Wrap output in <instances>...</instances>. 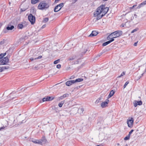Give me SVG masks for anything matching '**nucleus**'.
Instances as JSON below:
<instances>
[{
    "label": "nucleus",
    "instance_id": "nucleus-8",
    "mask_svg": "<svg viewBox=\"0 0 146 146\" xmlns=\"http://www.w3.org/2000/svg\"><path fill=\"white\" fill-rule=\"evenodd\" d=\"M54 97L46 96L42 99L43 102L51 101L54 98Z\"/></svg>",
    "mask_w": 146,
    "mask_h": 146
},
{
    "label": "nucleus",
    "instance_id": "nucleus-21",
    "mask_svg": "<svg viewBox=\"0 0 146 146\" xmlns=\"http://www.w3.org/2000/svg\"><path fill=\"white\" fill-rule=\"evenodd\" d=\"M111 35V34H110L107 37V39L108 40L114 39V37H113V36Z\"/></svg>",
    "mask_w": 146,
    "mask_h": 146
},
{
    "label": "nucleus",
    "instance_id": "nucleus-45",
    "mask_svg": "<svg viewBox=\"0 0 146 146\" xmlns=\"http://www.w3.org/2000/svg\"><path fill=\"white\" fill-rule=\"evenodd\" d=\"M133 131L134 130L133 129H131L130 131L129 132V133H130V134H131L132 133V132H133Z\"/></svg>",
    "mask_w": 146,
    "mask_h": 146
},
{
    "label": "nucleus",
    "instance_id": "nucleus-42",
    "mask_svg": "<svg viewBox=\"0 0 146 146\" xmlns=\"http://www.w3.org/2000/svg\"><path fill=\"white\" fill-rule=\"evenodd\" d=\"M100 100V99H97L96 100V101L95 102V103L96 104H97L99 102V101Z\"/></svg>",
    "mask_w": 146,
    "mask_h": 146
},
{
    "label": "nucleus",
    "instance_id": "nucleus-15",
    "mask_svg": "<svg viewBox=\"0 0 146 146\" xmlns=\"http://www.w3.org/2000/svg\"><path fill=\"white\" fill-rule=\"evenodd\" d=\"M115 92L113 90H111L108 96V99L110 98L114 94Z\"/></svg>",
    "mask_w": 146,
    "mask_h": 146
},
{
    "label": "nucleus",
    "instance_id": "nucleus-54",
    "mask_svg": "<svg viewBox=\"0 0 146 146\" xmlns=\"http://www.w3.org/2000/svg\"><path fill=\"white\" fill-rule=\"evenodd\" d=\"M121 27H124V25H121Z\"/></svg>",
    "mask_w": 146,
    "mask_h": 146
},
{
    "label": "nucleus",
    "instance_id": "nucleus-55",
    "mask_svg": "<svg viewBox=\"0 0 146 146\" xmlns=\"http://www.w3.org/2000/svg\"><path fill=\"white\" fill-rule=\"evenodd\" d=\"M96 146H101L100 145H96Z\"/></svg>",
    "mask_w": 146,
    "mask_h": 146
},
{
    "label": "nucleus",
    "instance_id": "nucleus-22",
    "mask_svg": "<svg viewBox=\"0 0 146 146\" xmlns=\"http://www.w3.org/2000/svg\"><path fill=\"white\" fill-rule=\"evenodd\" d=\"M24 27V26L22 24H19L17 26V28L19 29H22Z\"/></svg>",
    "mask_w": 146,
    "mask_h": 146
},
{
    "label": "nucleus",
    "instance_id": "nucleus-56",
    "mask_svg": "<svg viewBox=\"0 0 146 146\" xmlns=\"http://www.w3.org/2000/svg\"><path fill=\"white\" fill-rule=\"evenodd\" d=\"M145 71L146 72V68L145 70Z\"/></svg>",
    "mask_w": 146,
    "mask_h": 146
},
{
    "label": "nucleus",
    "instance_id": "nucleus-16",
    "mask_svg": "<svg viewBox=\"0 0 146 146\" xmlns=\"http://www.w3.org/2000/svg\"><path fill=\"white\" fill-rule=\"evenodd\" d=\"M83 79L81 78H78L75 80H74L75 83L80 82L83 81Z\"/></svg>",
    "mask_w": 146,
    "mask_h": 146
},
{
    "label": "nucleus",
    "instance_id": "nucleus-52",
    "mask_svg": "<svg viewBox=\"0 0 146 146\" xmlns=\"http://www.w3.org/2000/svg\"><path fill=\"white\" fill-rule=\"evenodd\" d=\"M141 76L139 77V78H138V79L137 80H138L139 79H140V78H141Z\"/></svg>",
    "mask_w": 146,
    "mask_h": 146
},
{
    "label": "nucleus",
    "instance_id": "nucleus-4",
    "mask_svg": "<svg viewBox=\"0 0 146 146\" xmlns=\"http://www.w3.org/2000/svg\"><path fill=\"white\" fill-rule=\"evenodd\" d=\"M134 119L132 117H130L127 120V123L129 127L131 128L133 126Z\"/></svg>",
    "mask_w": 146,
    "mask_h": 146
},
{
    "label": "nucleus",
    "instance_id": "nucleus-20",
    "mask_svg": "<svg viewBox=\"0 0 146 146\" xmlns=\"http://www.w3.org/2000/svg\"><path fill=\"white\" fill-rule=\"evenodd\" d=\"M68 95L67 94H65L63 95L62 96H60L59 98V100H62L64 98L66 97L67 96V95Z\"/></svg>",
    "mask_w": 146,
    "mask_h": 146
},
{
    "label": "nucleus",
    "instance_id": "nucleus-6",
    "mask_svg": "<svg viewBox=\"0 0 146 146\" xmlns=\"http://www.w3.org/2000/svg\"><path fill=\"white\" fill-rule=\"evenodd\" d=\"M9 61V59L7 57L3 58L0 60V65L6 64Z\"/></svg>",
    "mask_w": 146,
    "mask_h": 146
},
{
    "label": "nucleus",
    "instance_id": "nucleus-41",
    "mask_svg": "<svg viewBox=\"0 0 146 146\" xmlns=\"http://www.w3.org/2000/svg\"><path fill=\"white\" fill-rule=\"evenodd\" d=\"M137 30L136 29H134L132 31L131 33H134V32L137 31Z\"/></svg>",
    "mask_w": 146,
    "mask_h": 146
},
{
    "label": "nucleus",
    "instance_id": "nucleus-26",
    "mask_svg": "<svg viewBox=\"0 0 146 146\" xmlns=\"http://www.w3.org/2000/svg\"><path fill=\"white\" fill-rule=\"evenodd\" d=\"M14 28V27L13 26H11V27H7V29L8 30H12Z\"/></svg>",
    "mask_w": 146,
    "mask_h": 146
},
{
    "label": "nucleus",
    "instance_id": "nucleus-51",
    "mask_svg": "<svg viewBox=\"0 0 146 146\" xmlns=\"http://www.w3.org/2000/svg\"><path fill=\"white\" fill-rule=\"evenodd\" d=\"M131 134H130V133H129V134H128V135L127 136H129V137H130V136Z\"/></svg>",
    "mask_w": 146,
    "mask_h": 146
},
{
    "label": "nucleus",
    "instance_id": "nucleus-1",
    "mask_svg": "<svg viewBox=\"0 0 146 146\" xmlns=\"http://www.w3.org/2000/svg\"><path fill=\"white\" fill-rule=\"evenodd\" d=\"M109 10L108 7H105V5H102L99 7L94 13V17H97V19H99L107 13Z\"/></svg>",
    "mask_w": 146,
    "mask_h": 146
},
{
    "label": "nucleus",
    "instance_id": "nucleus-9",
    "mask_svg": "<svg viewBox=\"0 0 146 146\" xmlns=\"http://www.w3.org/2000/svg\"><path fill=\"white\" fill-rule=\"evenodd\" d=\"M47 140L45 137H43L41 139H39V144L42 145L46 143Z\"/></svg>",
    "mask_w": 146,
    "mask_h": 146
},
{
    "label": "nucleus",
    "instance_id": "nucleus-11",
    "mask_svg": "<svg viewBox=\"0 0 146 146\" xmlns=\"http://www.w3.org/2000/svg\"><path fill=\"white\" fill-rule=\"evenodd\" d=\"M133 103L135 107H136L137 105H141L142 104V102L141 101H135L133 102Z\"/></svg>",
    "mask_w": 146,
    "mask_h": 146
},
{
    "label": "nucleus",
    "instance_id": "nucleus-34",
    "mask_svg": "<svg viewBox=\"0 0 146 146\" xmlns=\"http://www.w3.org/2000/svg\"><path fill=\"white\" fill-rule=\"evenodd\" d=\"M129 82L128 81H127L125 82V84H124V85L123 86L124 88H125L126 87L127 85L129 84Z\"/></svg>",
    "mask_w": 146,
    "mask_h": 146
},
{
    "label": "nucleus",
    "instance_id": "nucleus-23",
    "mask_svg": "<svg viewBox=\"0 0 146 146\" xmlns=\"http://www.w3.org/2000/svg\"><path fill=\"white\" fill-rule=\"evenodd\" d=\"M39 0H31V3L32 4H35L38 2Z\"/></svg>",
    "mask_w": 146,
    "mask_h": 146
},
{
    "label": "nucleus",
    "instance_id": "nucleus-47",
    "mask_svg": "<svg viewBox=\"0 0 146 146\" xmlns=\"http://www.w3.org/2000/svg\"><path fill=\"white\" fill-rule=\"evenodd\" d=\"M5 128V127H2L0 128V131L2 129H4Z\"/></svg>",
    "mask_w": 146,
    "mask_h": 146
},
{
    "label": "nucleus",
    "instance_id": "nucleus-31",
    "mask_svg": "<svg viewBox=\"0 0 146 146\" xmlns=\"http://www.w3.org/2000/svg\"><path fill=\"white\" fill-rule=\"evenodd\" d=\"M48 20V18H46L43 20V22L44 23H46L47 22Z\"/></svg>",
    "mask_w": 146,
    "mask_h": 146
},
{
    "label": "nucleus",
    "instance_id": "nucleus-30",
    "mask_svg": "<svg viewBox=\"0 0 146 146\" xmlns=\"http://www.w3.org/2000/svg\"><path fill=\"white\" fill-rule=\"evenodd\" d=\"M125 72H123L122 73H121V74L119 76H118L117 77V78H119L123 76L124 75H125Z\"/></svg>",
    "mask_w": 146,
    "mask_h": 146
},
{
    "label": "nucleus",
    "instance_id": "nucleus-43",
    "mask_svg": "<svg viewBox=\"0 0 146 146\" xmlns=\"http://www.w3.org/2000/svg\"><path fill=\"white\" fill-rule=\"evenodd\" d=\"M115 146H120V145L119 143H116L115 144Z\"/></svg>",
    "mask_w": 146,
    "mask_h": 146
},
{
    "label": "nucleus",
    "instance_id": "nucleus-18",
    "mask_svg": "<svg viewBox=\"0 0 146 146\" xmlns=\"http://www.w3.org/2000/svg\"><path fill=\"white\" fill-rule=\"evenodd\" d=\"M12 94H13L12 93H11L10 94V95H9V97H10L11 98L9 99L7 102H5V103L6 104H7V102L11 101V100H13L15 98V97L12 98Z\"/></svg>",
    "mask_w": 146,
    "mask_h": 146
},
{
    "label": "nucleus",
    "instance_id": "nucleus-25",
    "mask_svg": "<svg viewBox=\"0 0 146 146\" xmlns=\"http://www.w3.org/2000/svg\"><path fill=\"white\" fill-rule=\"evenodd\" d=\"M64 103V101H62L60 103H59L58 105L59 107H61Z\"/></svg>",
    "mask_w": 146,
    "mask_h": 146
},
{
    "label": "nucleus",
    "instance_id": "nucleus-50",
    "mask_svg": "<svg viewBox=\"0 0 146 146\" xmlns=\"http://www.w3.org/2000/svg\"><path fill=\"white\" fill-rule=\"evenodd\" d=\"M21 11H25V9H21Z\"/></svg>",
    "mask_w": 146,
    "mask_h": 146
},
{
    "label": "nucleus",
    "instance_id": "nucleus-32",
    "mask_svg": "<svg viewBox=\"0 0 146 146\" xmlns=\"http://www.w3.org/2000/svg\"><path fill=\"white\" fill-rule=\"evenodd\" d=\"M5 42L6 40L4 39H3L0 42V44H3Z\"/></svg>",
    "mask_w": 146,
    "mask_h": 146
},
{
    "label": "nucleus",
    "instance_id": "nucleus-28",
    "mask_svg": "<svg viewBox=\"0 0 146 146\" xmlns=\"http://www.w3.org/2000/svg\"><path fill=\"white\" fill-rule=\"evenodd\" d=\"M76 58V56H73L70 57L69 59V60H72Z\"/></svg>",
    "mask_w": 146,
    "mask_h": 146
},
{
    "label": "nucleus",
    "instance_id": "nucleus-19",
    "mask_svg": "<svg viewBox=\"0 0 146 146\" xmlns=\"http://www.w3.org/2000/svg\"><path fill=\"white\" fill-rule=\"evenodd\" d=\"M78 113L80 114L81 115L83 114L84 113V110L83 108H79L78 110Z\"/></svg>",
    "mask_w": 146,
    "mask_h": 146
},
{
    "label": "nucleus",
    "instance_id": "nucleus-29",
    "mask_svg": "<svg viewBox=\"0 0 146 146\" xmlns=\"http://www.w3.org/2000/svg\"><path fill=\"white\" fill-rule=\"evenodd\" d=\"M9 68V67L8 66H3L1 67V68H2V71H3L4 70L8 69Z\"/></svg>",
    "mask_w": 146,
    "mask_h": 146
},
{
    "label": "nucleus",
    "instance_id": "nucleus-35",
    "mask_svg": "<svg viewBox=\"0 0 146 146\" xmlns=\"http://www.w3.org/2000/svg\"><path fill=\"white\" fill-rule=\"evenodd\" d=\"M130 137H129V136H127L124 138L125 140H127L129 139Z\"/></svg>",
    "mask_w": 146,
    "mask_h": 146
},
{
    "label": "nucleus",
    "instance_id": "nucleus-7",
    "mask_svg": "<svg viewBox=\"0 0 146 146\" xmlns=\"http://www.w3.org/2000/svg\"><path fill=\"white\" fill-rule=\"evenodd\" d=\"M63 3H61L57 5L54 8V12H56L59 11L63 6Z\"/></svg>",
    "mask_w": 146,
    "mask_h": 146
},
{
    "label": "nucleus",
    "instance_id": "nucleus-5",
    "mask_svg": "<svg viewBox=\"0 0 146 146\" xmlns=\"http://www.w3.org/2000/svg\"><path fill=\"white\" fill-rule=\"evenodd\" d=\"M29 21L31 23L32 25L34 24L35 21V18L34 16H33L32 14H30L28 17Z\"/></svg>",
    "mask_w": 146,
    "mask_h": 146
},
{
    "label": "nucleus",
    "instance_id": "nucleus-10",
    "mask_svg": "<svg viewBox=\"0 0 146 146\" xmlns=\"http://www.w3.org/2000/svg\"><path fill=\"white\" fill-rule=\"evenodd\" d=\"M109 100L107 99L106 101L102 102L101 104V106L102 108H104L108 106V104Z\"/></svg>",
    "mask_w": 146,
    "mask_h": 146
},
{
    "label": "nucleus",
    "instance_id": "nucleus-48",
    "mask_svg": "<svg viewBox=\"0 0 146 146\" xmlns=\"http://www.w3.org/2000/svg\"><path fill=\"white\" fill-rule=\"evenodd\" d=\"M87 51V49H85L84 50V53L83 54H85L86 52V51Z\"/></svg>",
    "mask_w": 146,
    "mask_h": 146
},
{
    "label": "nucleus",
    "instance_id": "nucleus-44",
    "mask_svg": "<svg viewBox=\"0 0 146 146\" xmlns=\"http://www.w3.org/2000/svg\"><path fill=\"white\" fill-rule=\"evenodd\" d=\"M138 41H137V42H135L134 44V46H136L137 45V44L138 43Z\"/></svg>",
    "mask_w": 146,
    "mask_h": 146
},
{
    "label": "nucleus",
    "instance_id": "nucleus-33",
    "mask_svg": "<svg viewBox=\"0 0 146 146\" xmlns=\"http://www.w3.org/2000/svg\"><path fill=\"white\" fill-rule=\"evenodd\" d=\"M60 61V59H58L57 60L55 61L54 62V64H56L58 63Z\"/></svg>",
    "mask_w": 146,
    "mask_h": 146
},
{
    "label": "nucleus",
    "instance_id": "nucleus-36",
    "mask_svg": "<svg viewBox=\"0 0 146 146\" xmlns=\"http://www.w3.org/2000/svg\"><path fill=\"white\" fill-rule=\"evenodd\" d=\"M114 40V39H111V40H110L107 41L108 44L110 43H111V42H113V41Z\"/></svg>",
    "mask_w": 146,
    "mask_h": 146
},
{
    "label": "nucleus",
    "instance_id": "nucleus-3",
    "mask_svg": "<svg viewBox=\"0 0 146 146\" xmlns=\"http://www.w3.org/2000/svg\"><path fill=\"white\" fill-rule=\"evenodd\" d=\"M111 36H113L114 38H115L119 37L122 34V32L121 31H117L111 33Z\"/></svg>",
    "mask_w": 146,
    "mask_h": 146
},
{
    "label": "nucleus",
    "instance_id": "nucleus-14",
    "mask_svg": "<svg viewBox=\"0 0 146 146\" xmlns=\"http://www.w3.org/2000/svg\"><path fill=\"white\" fill-rule=\"evenodd\" d=\"M42 58V56H39L37 57H32L30 58L29 59L31 61H33L34 60H36L37 59H40Z\"/></svg>",
    "mask_w": 146,
    "mask_h": 146
},
{
    "label": "nucleus",
    "instance_id": "nucleus-24",
    "mask_svg": "<svg viewBox=\"0 0 146 146\" xmlns=\"http://www.w3.org/2000/svg\"><path fill=\"white\" fill-rule=\"evenodd\" d=\"M6 54V53L5 52L3 54L2 53L0 54V60L3 58V57L5 56Z\"/></svg>",
    "mask_w": 146,
    "mask_h": 146
},
{
    "label": "nucleus",
    "instance_id": "nucleus-37",
    "mask_svg": "<svg viewBox=\"0 0 146 146\" xmlns=\"http://www.w3.org/2000/svg\"><path fill=\"white\" fill-rule=\"evenodd\" d=\"M108 44L107 42H106L104 43H103L102 44V46H105L107 45Z\"/></svg>",
    "mask_w": 146,
    "mask_h": 146
},
{
    "label": "nucleus",
    "instance_id": "nucleus-40",
    "mask_svg": "<svg viewBox=\"0 0 146 146\" xmlns=\"http://www.w3.org/2000/svg\"><path fill=\"white\" fill-rule=\"evenodd\" d=\"M75 78V76L74 75H72L70 77V79H73Z\"/></svg>",
    "mask_w": 146,
    "mask_h": 146
},
{
    "label": "nucleus",
    "instance_id": "nucleus-39",
    "mask_svg": "<svg viewBox=\"0 0 146 146\" xmlns=\"http://www.w3.org/2000/svg\"><path fill=\"white\" fill-rule=\"evenodd\" d=\"M61 67V65L60 64H58L56 66V67L58 69L60 68Z\"/></svg>",
    "mask_w": 146,
    "mask_h": 146
},
{
    "label": "nucleus",
    "instance_id": "nucleus-12",
    "mask_svg": "<svg viewBox=\"0 0 146 146\" xmlns=\"http://www.w3.org/2000/svg\"><path fill=\"white\" fill-rule=\"evenodd\" d=\"M74 83V80H71L66 82V84L67 86H70Z\"/></svg>",
    "mask_w": 146,
    "mask_h": 146
},
{
    "label": "nucleus",
    "instance_id": "nucleus-2",
    "mask_svg": "<svg viewBox=\"0 0 146 146\" xmlns=\"http://www.w3.org/2000/svg\"><path fill=\"white\" fill-rule=\"evenodd\" d=\"M48 5L44 2H41L39 5L38 7L39 9H43L45 8H47L49 7Z\"/></svg>",
    "mask_w": 146,
    "mask_h": 146
},
{
    "label": "nucleus",
    "instance_id": "nucleus-46",
    "mask_svg": "<svg viewBox=\"0 0 146 146\" xmlns=\"http://www.w3.org/2000/svg\"><path fill=\"white\" fill-rule=\"evenodd\" d=\"M46 26V25H43L42 27V29H43V28H45Z\"/></svg>",
    "mask_w": 146,
    "mask_h": 146
},
{
    "label": "nucleus",
    "instance_id": "nucleus-27",
    "mask_svg": "<svg viewBox=\"0 0 146 146\" xmlns=\"http://www.w3.org/2000/svg\"><path fill=\"white\" fill-rule=\"evenodd\" d=\"M32 142L35 143H38L39 144V139L34 140L32 141Z\"/></svg>",
    "mask_w": 146,
    "mask_h": 146
},
{
    "label": "nucleus",
    "instance_id": "nucleus-13",
    "mask_svg": "<svg viewBox=\"0 0 146 146\" xmlns=\"http://www.w3.org/2000/svg\"><path fill=\"white\" fill-rule=\"evenodd\" d=\"M98 34L96 31H93L92 33L89 36V37H92L96 36Z\"/></svg>",
    "mask_w": 146,
    "mask_h": 146
},
{
    "label": "nucleus",
    "instance_id": "nucleus-17",
    "mask_svg": "<svg viewBox=\"0 0 146 146\" xmlns=\"http://www.w3.org/2000/svg\"><path fill=\"white\" fill-rule=\"evenodd\" d=\"M146 4V0L143 2V3H141V4L139 5L137 7V8L139 9L141 7H142L143 5H145Z\"/></svg>",
    "mask_w": 146,
    "mask_h": 146
},
{
    "label": "nucleus",
    "instance_id": "nucleus-53",
    "mask_svg": "<svg viewBox=\"0 0 146 146\" xmlns=\"http://www.w3.org/2000/svg\"><path fill=\"white\" fill-rule=\"evenodd\" d=\"M134 16L136 17H137V15L136 14H134Z\"/></svg>",
    "mask_w": 146,
    "mask_h": 146
},
{
    "label": "nucleus",
    "instance_id": "nucleus-49",
    "mask_svg": "<svg viewBox=\"0 0 146 146\" xmlns=\"http://www.w3.org/2000/svg\"><path fill=\"white\" fill-rule=\"evenodd\" d=\"M2 68H1V67H0V72H2Z\"/></svg>",
    "mask_w": 146,
    "mask_h": 146
},
{
    "label": "nucleus",
    "instance_id": "nucleus-38",
    "mask_svg": "<svg viewBox=\"0 0 146 146\" xmlns=\"http://www.w3.org/2000/svg\"><path fill=\"white\" fill-rule=\"evenodd\" d=\"M136 6H137V5H133L132 7H130L129 9L130 10H131V9H133V8H134Z\"/></svg>",
    "mask_w": 146,
    "mask_h": 146
}]
</instances>
